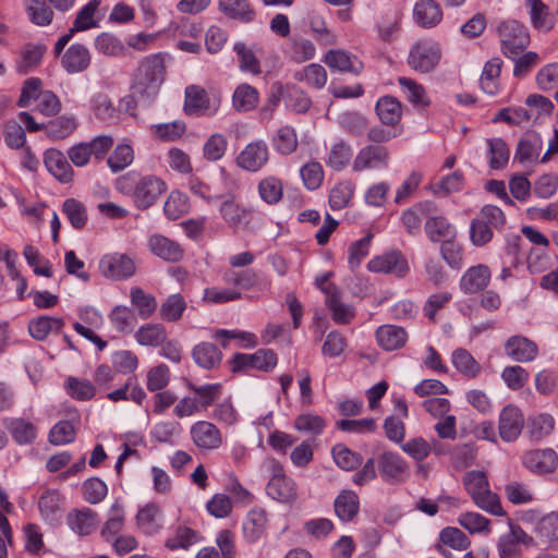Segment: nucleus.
I'll use <instances>...</instances> for the list:
<instances>
[{"mask_svg": "<svg viewBox=\"0 0 558 558\" xmlns=\"http://www.w3.org/2000/svg\"><path fill=\"white\" fill-rule=\"evenodd\" d=\"M166 65L161 53L144 57L133 75L131 89L142 102L150 104L159 94L165 81Z\"/></svg>", "mask_w": 558, "mask_h": 558, "instance_id": "nucleus-1", "label": "nucleus"}, {"mask_svg": "<svg viewBox=\"0 0 558 558\" xmlns=\"http://www.w3.org/2000/svg\"><path fill=\"white\" fill-rule=\"evenodd\" d=\"M117 186L121 193L131 195L140 209L149 208L167 190L165 181L153 174L136 177L128 173L118 179Z\"/></svg>", "mask_w": 558, "mask_h": 558, "instance_id": "nucleus-2", "label": "nucleus"}, {"mask_svg": "<svg viewBox=\"0 0 558 558\" xmlns=\"http://www.w3.org/2000/svg\"><path fill=\"white\" fill-rule=\"evenodd\" d=\"M462 482L468 494L478 508L493 515H506L498 495L490 490L489 482L483 471H468L463 475Z\"/></svg>", "mask_w": 558, "mask_h": 558, "instance_id": "nucleus-3", "label": "nucleus"}, {"mask_svg": "<svg viewBox=\"0 0 558 558\" xmlns=\"http://www.w3.org/2000/svg\"><path fill=\"white\" fill-rule=\"evenodd\" d=\"M500 50L506 58H513L525 51L530 45L527 28L515 20L500 23L497 28Z\"/></svg>", "mask_w": 558, "mask_h": 558, "instance_id": "nucleus-4", "label": "nucleus"}, {"mask_svg": "<svg viewBox=\"0 0 558 558\" xmlns=\"http://www.w3.org/2000/svg\"><path fill=\"white\" fill-rule=\"evenodd\" d=\"M440 59L439 44L432 39H425L413 45L408 57V64L417 72L428 73L436 68Z\"/></svg>", "mask_w": 558, "mask_h": 558, "instance_id": "nucleus-5", "label": "nucleus"}, {"mask_svg": "<svg viewBox=\"0 0 558 558\" xmlns=\"http://www.w3.org/2000/svg\"><path fill=\"white\" fill-rule=\"evenodd\" d=\"M390 162L389 149L384 145L367 144L359 149L352 162L354 172L381 171Z\"/></svg>", "mask_w": 558, "mask_h": 558, "instance_id": "nucleus-6", "label": "nucleus"}, {"mask_svg": "<svg viewBox=\"0 0 558 558\" xmlns=\"http://www.w3.org/2000/svg\"><path fill=\"white\" fill-rule=\"evenodd\" d=\"M220 106L219 97H209L203 87L190 85L185 88L184 110L190 116H214Z\"/></svg>", "mask_w": 558, "mask_h": 558, "instance_id": "nucleus-7", "label": "nucleus"}, {"mask_svg": "<svg viewBox=\"0 0 558 558\" xmlns=\"http://www.w3.org/2000/svg\"><path fill=\"white\" fill-rule=\"evenodd\" d=\"M134 260L122 253H110L104 255L99 260L100 274L112 280H124L135 272Z\"/></svg>", "mask_w": 558, "mask_h": 558, "instance_id": "nucleus-8", "label": "nucleus"}, {"mask_svg": "<svg viewBox=\"0 0 558 558\" xmlns=\"http://www.w3.org/2000/svg\"><path fill=\"white\" fill-rule=\"evenodd\" d=\"M521 462L526 470L534 474H549L558 466V454L551 448L531 449L522 454Z\"/></svg>", "mask_w": 558, "mask_h": 558, "instance_id": "nucleus-9", "label": "nucleus"}, {"mask_svg": "<svg viewBox=\"0 0 558 558\" xmlns=\"http://www.w3.org/2000/svg\"><path fill=\"white\" fill-rule=\"evenodd\" d=\"M277 354L269 349H260L255 353H236L231 361L232 372L259 369L270 371L277 365Z\"/></svg>", "mask_w": 558, "mask_h": 558, "instance_id": "nucleus-10", "label": "nucleus"}, {"mask_svg": "<svg viewBox=\"0 0 558 558\" xmlns=\"http://www.w3.org/2000/svg\"><path fill=\"white\" fill-rule=\"evenodd\" d=\"M367 268L372 272L391 274L398 278L404 277L410 270L407 258L399 251L375 256L368 262Z\"/></svg>", "mask_w": 558, "mask_h": 558, "instance_id": "nucleus-11", "label": "nucleus"}, {"mask_svg": "<svg viewBox=\"0 0 558 558\" xmlns=\"http://www.w3.org/2000/svg\"><path fill=\"white\" fill-rule=\"evenodd\" d=\"M190 434L193 444L202 451L216 450L222 445V435L219 428L208 421L194 423Z\"/></svg>", "mask_w": 558, "mask_h": 558, "instance_id": "nucleus-12", "label": "nucleus"}, {"mask_svg": "<svg viewBox=\"0 0 558 558\" xmlns=\"http://www.w3.org/2000/svg\"><path fill=\"white\" fill-rule=\"evenodd\" d=\"M268 160L269 149L264 141L248 143L236 157L238 166L250 172L260 170Z\"/></svg>", "mask_w": 558, "mask_h": 558, "instance_id": "nucleus-13", "label": "nucleus"}, {"mask_svg": "<svg viewBox=\"0 0 558 558\" xmlns=\"http://www.w3.org/2000/svg\"><path fill=\"white\" fill-rule=\"evenodd\" d=\"M524 418L520 409L515 405L505 407L499 414V435L504 441L515 440L523 428Z\"/></svg>", "mask_w": 558, "mask_h": 558, "instance_id": "nucleus-14", "label": "nucleus"}, {"mask_svg": "<svg viewBox=\"0 0 558 558\" xmlns=\"http://www.w3.org/2000/svg\"><path fill=\"white\" fill-rule=\"evenodd\" d=\"M505 353L512 361L526 363L534 361L538 355L537 344L523 336H512L505 343Z\"/></svg>", "mask_w": 558, "mask_h": 558, "instance_id": "nucleus-15", "label": "nucleus"}, {"mask_svg": "<svg viewBox=\"0 0 558 558\" xmlns=\"http://www.w3.org/2000/svg\"><path fill=\"white\" fill-rule=\"evenodd\" d=\"M490 269L487 265L478 264L464 271L459 281L460 290L465 294L483 291L490 281Z\"/></svg>", "mask_w": 558, "mask_h": 558, "instance_id": "nucleus-16", "label": "nucleus"}, {"mask_svg": "<svg viewBox=\"0 0 558 558\" xmlns=\"http://www.w3.org/2000/svg\"><path fill=\"white\" fill-rule=\"evenodd\" d=\"M532 537L529 536L521 526L510 524L508 533L502 534L498 541V554L500 558H517L520 554V544H530Z\"/></svg>", "mask_w": 558, "mask_h": 558, "instance_id": "nucleus-17", "label": "nucleus"}, {"mask_svg": "<svg viewBox=\"0 0 558 558\" xmlns=\"http://www.w3.org/2000/svg\"><path fill=\"white\" fill-rule=\"evenodd\" d=\"M228 282H233L244 290L255 289L259 293L270 290L271 281L262 272L254 269H245L239 272H229L226 275Z\"/></svg>", "mask_w": 558, "mask_h": 558, "instance_id": "nucleus-18", "label": "nucleus"}, {"mask_svg": "<svg viewBox=\"0 0 558 558\" xmlns=\"http://www.w3.org/2000/svg\"><path fill=\"white\" fill-rule=\"evenodd\" d=\"M44 163L50 174L61 183H69L73 179V169L64 154L57 148H49L44 154Z\"/></svg>", "mask_w": 558, "mask_h": 558, "instance_id": "nucleus-19", "label": "nucleus"}, {"mask_svg": "<svg viewBox=\"0 0 558 558\" xmlns=\"http://www.w3.org/2000/svg\"><path fill=\"white\" fill-rule=\"evenodd\" d=\"M436 211V206L433 202H420L403 211L401 221L408 233L415 235L421 231L423 220H427L430 215Z\"/></svg>", "mask_w": 558, "mask_h": 558, "instance_id": "nucleus-20", "label": "nucleus"}, {"mask_svg": "<svg viewBox=\"0 0 558 558\" xmlns=\"http://www.w3.org/2000/svg\"><path fill=\"white\" fill-rule=\"evenodd\" d=\"M380 475L386 481L403 482L409 476L407 462L397 453L384 452L379 460Z\"/></svg>", "mask_w": 558, "mask_h": 558, "instance_id": "nucleus-21", "label": "nucleus"}, {"mask_svg": "<svg viewBox=\"0 0 558 558\" xmlns=\"http://www.w3.org/2000/svg\"><path fill=\"white\" fill-rule=\"evenodd\" d=\"M413 20L423 28H433L442 20V10L435 0H417L413 8Z\"/></svg>", "mask_w": 558, "mask_h": 558, "instance_id": "nucleus-22", "label": "nucleus"}, {"mask_svg": "<svg viewBox=\"0 0 558 558\" xmlns=\"http://www.w3.org/2000/svg\"><path fill=\"white\" fill-rule=\"evenodd\" d=\"M90 53L82 44L71 45L61 57V64L68 73H81L90 64Z\"/></svg>", "mask_w": 558, "mask_h": 558, "instance_id": "nucleus-23", "label": "nucleus"}, {"mask_svg": "<svg viewBox=\"0 0 558 558\" xmlns=\"http://www.w3.org/2000/svg\"><path fill=\"white\" fill-rule=\"evenodd\" d=\"M70 529L78 535H89L98 524V514L89 508L75 509L66 518Z\"/></svg>", "mask_w": 558, "mask_h": 558, "instance_id": "nucleus-24", "label": "nucleus"}, {"mask_svg": "<svg viewBox=\"0 0 558 558\" xmlns=\"http://www.w3.org/2000/svg\"><path fill=\"white\" fill-rule=\"evenodd\" d=\"M323 292L326 294L327 306L332 312L331 317L333 322L337 324H349L354 317V310L352 306L340 301L337 287L329 284L327 288H323Z\"/></svg>", "mask_w": 558, "mask_h": 558, "instance_id": "nucleus-25", "label": "nucleus"}, {"mask_svg": "<svg viewBox=\"0 0 558 558\" xmlns=\"http://www.w3.org/2000/svg\"><path fill=\"white\" fill-rule=\"evenodd\" d=\"M376 340L378 345L385 351H393L401 349L407 340V331L399 326L384 325L376 330Z\"/></svg>", "mask_w": 558, "mask_h": 558, "instance_id": "nucleus-26", "label": "nucleus"}, {"mask_svg": "<svg viewBox=\"0 0 558 558\" xmlns=\"http://www.w3.org/2000/svg\"><path fill=\"white\" fill-rule=\"evenodd\" d=\"M148 245L154 255L167 262H179L183 257L181 245L163 235H151Z\"/></svg>", "mask_w": 558, "mask_h": 558, "instance_id": "nucleus-27", "label": "nucleus"}, {"mask_svg": "<svg viewBox=\"0 0 558 558\" xmlns=\"http://www.w3.org/2000/svg\"><path fill=\"white\" fill-rule=\"evenodd\" d=\"M267 495L279 502H292L298 497V487L295 482L288 477L270 478L267 487Z\"/></svg>", "mask_w": 558, "mask_h": 558, "instance_id": "nucleus-28", "label": "nucleus"}, {"mask_svg": "<svg viewBox=\"0 0 558 558\" xmlns=\"http://www.w3.org/2000/svg\"><path fill=\"white\" fill-rule=\"evenodd\" d=\"M267 514L262 508L250 510L243 522V535L250 543H256L266 531Z\"/></svg>", "mask_w": 558, "mask_h": 558, "instance_id": "nucleus-29", "label": "nucleus"}, {"mask_svg": "<svg viewBox=\"0 0 558 558\" xmlns=\"http://www.w3.org/2000/svg\"><path fill=\"white\" fill-rule=\"evenodd\" d=\"M3 425L19 445L33 444L37 437L36 426L24 418H4Z\"/></svg>", "mask_w": 558, "mask_h": 558, "instance_id": "nucleus-30", "label": "nucleus"}, {"mask_svg": "<svg viewBox=\"0 0 558 558\" xmlns=\"http://www.w3.org/2000/svg\"><path fill=\"white\" fill-rule=\"evenodd\" d=\"M335 512L342 522L352 521L359 513V496L350 489L342 490L335 499Z\"/></svg>", "mask_w": 558, "mask_h": 558, "instance_id": "nucleus-31", "label": "nucleus"}, {"mask_svg": "<svg viewBox=\"0 0 558 558\" xmlns=\"http://www.w3.org/2000/svg\"><path fill=\"white\" fill-rule=\"evenodd\" d=\"M541 149V136L536 132L529 131L520 138L514 154V159L523 163L532 162L538 157Z\"/></svg>", "mask_w": 558, "mask_h": 558, "instance_id": "nucleus-32", "label": "nucleus"}, {"mask_svg": "<svg viewBox=\"0 0 558 558\" xmlns=\"http://www.w3.org/2000/svg\"><path fill=\"white\" fill-rule=\"evenodd\" d=\"M192 357L198 366L205 369H213L220 364L222 353L215 344L201 342L194 347Z\"/></svg>", "mask_w": 558, "mask_h": 558, "instance_id": "nucleus-33", "label": "nucleus"}, {"mask_svg": "<svg viewBox=\"0 0 558 558\" xmlns=\"http://www.w3.org/2000/svg\"><path fill=\"white\" fill-rule=\"evenodd\" d=\"M134 338L140 345L159 347L167 339V331L162 324H145L141 326L134 333Z\"/></svg>", "mask_w": 558, "mask_h": 558, "instance_id": "nucleus-34", "label": "nucleus"}, {"mask_svg": "<svg viewBox=\"0 0 558 558\" xmlns=\"http://www.w3.org/2000/svg\"><path fill=\"white\" fill-rule=\"evenodd\" d=\"M502 60L498 57L488 60L483 69L480 84L484 93L495 95L499 89V76L502 68Z\"/></svg>", "mask_w": 558, "mask_h": 558, "instance_id": "nucleus-35", "label": "nucleus"}, {"mask_svg": "<svg viewBox=\"0 0 558 558\" xmlns=\"http://www.w3.org/2000/svg\"><path fill=\"white\" fill-rule=\"evenodd\" d=\"M218 8L228 17L242 23H248L255 16L247 0H218Z\"/></svg>", "mask_w": 558, "mask_h": 558, "instance_id": "nucleus-36", "label": "nucleus"}, {"mask_svg": "<svg viewBox=\"0 0 558 558\" xmlns=\"http://www.w3.org/2000/svg\"><path fill=\"white\" fill-rule=\"evenodd\" d=\"M64 325L60 317L39 316L34 318L28 324L29 335L36 340H45L49 333L59 331Z\"/></svg>", "mask_w": 558, "mask_h": 558, "instance_id": "nucleus-37", "label": "nucleus"}, {"mask_svg": "<svg viewBox=\"0 0 558 558\" xmlns=\"http://www.w3.org/2000/svg\"><path fill=\"white\" fill-rule=\"evenodd\" d=\"M259 101V94L255 87L250 84H240L232 96V105L236 111H251L255 109Z\"/></svg>", "mask_w": 558, "mask_h": 558, "instance_id": "nucleus-38", "label": "nucleus"}, {"mask_svg": "<svg viewBox=\"0 0 558 558\" xmlns=\"http://www.w3.org/2000/svg\"><path fill=\"white\" fill-rule=\"evenodd\" d=\"M222 202L219 206L221 218L231 228H238L245 218L247 210L234 202L232 194L223 195Z\"/></svg>", "mask_w": 558, "mask_h": 558, "instance_id": "nucleus-39", "label": "nucleus"}, {"mask_svg": "<svg viewBox=\"0 0 558 558\" xmlns=\"http://www.w3.org/2000/svg\"><path fill=\"white\" fill-rule=\"evenodd\" d=\"M376 112L383 124L395 125L401 119V104L395 97H381L376 104Z\"/></svg>", "mask_w": 558, "mask_h": 558, "instance_id": "nucleus-40", "label": "nucleus"}, {"mask_svg": "<svg viewBox=\"0 0 558 558\" xmlns=\"http://www.w3.org/2000/svg\"><path fill=\"white\" fill-rule=\"evenodd\" d=\"M325 63L332 70L359 73L361 63L344 50H330L325 56Z\"/></svg>", "mask_w": 558, "mask_h": 558, "instance_id": "nucleus-41", "label": "nucleus"}, {"mask_svg": "<svg viewBox=\"0 0 558 558\" xmlns=\"http://www.w3.org/2000/svg\"><path fill=\"white\" fill-rule=\"evenodd\" d=\"M425 232L432 242H444L454 234L453 228L445 217L432 215L425 221Z\"/></svg>", "mask_w": 558, "mask_h": 558, "instance_id": "nucleus-42", "label": "nucleus"}, {"mask_svg": "<svg viewBox=\"0 0 558 558\" xmlns=\"http://www.w3.org/2000/svg\"><path fill=\"white\" fill-rule=\"evenodd\" d=\"M45 53V47L40 45H27L16 60L15 70L20 74H27L37 68Z\"/></svg>", "mask_w": 558, "mask_h": 558, "instance_id": "nucleus-43", "label": "nucleus"}, {"mask_svg": "<svg viewBox=\"0 0 558 558\" xmlns=\"http://www.w3.org/2000/svg\"><path fill=\"white\" fill-rule=\"evenodd\" d=\"M95 48L109 57H122L128 53V48L122 40L110 33L99 34L95 39Z\"/></svg>", "mask_w": 558, "mask_h": 558, "instance_id": "nucleus-44", "label": "nucleus"}, {"mask_svg": "<svg viewBox=\"0 0 558 558\" xmlns=\"http://www.w3.org/2000/svg\"><path fill=\"white\" fill-rule=\"evenodd\" d=\"M160 508L155 504H147L136 515L137 526L147 535L157 533L161 525L158 523Z\"/></svg>", "mask_w": 558, "mask_h": 558, "instance_id": "nucleus-45", "label": "nucleus"}, {"mask_svg": "<svg viewBox=\"0 0 558 558\" xmlns=\"http://www.w3.org/2000/svg\"><path fill=\"white\" fill-rule=\"evenodd\" d=\"M275 149L281 155H290L298 147L296 131L291 125L279 128L272 138Z\"/></svg>", "mask_w": 558, "mask_h": 558, "instance_id": "nucleus-46", "label": "nucleus"}, {"mask_svg": "<svg viewBox=\"0 0 558 558\" xmlns=\"http://www.w3.org/2000/svg\"><path fill=\"white\" fill-rule=\"evenodd\" d=\"M555 427V420L549 414H539L529 421L526 434L532 441H541L549 436Z\"/></svg>", "mask_w": 558, "mask_h": 558, "instance_id": "nucleus-47", "label": "nucleus"}, {"mask_svg": "<svg viewBox=\"0 0 558 558\" xmlns=\"http://www.w3.org/2000/svg\"><path fill=\"white\" fill-rule=\"evenodd\" d=\"M131 303L137 310L138 315L146 319L153 315L157 308V302L154 295L146 293L140 287H133L130 292Z\"/></svg>", "mask_w": 558, "mask_h": 558, "instance_id": "nucleus-48", "label": "nucleus"}, {"mask_svg": "<svg viewBox=\"0 0 558 558\" xmlns=\"http://www.w3.org/2000/svg\"><path fill=\"white\" fill-rule=\"evenodd\" d=\"M186 310V302L184 298L179 294H170L160 305L159 315L166 322H178L184 311Z\"/></svg>", "mask_w": 558, "mask_h": 558, "instance_id": "nucleus-49", "label": "nucleus"}, {"mask_svg": "<svg viewBox=\"0 0 558 558\" xmlns=\"http://www.w3.org/2000/svg\"><path fill=\"white\" fill-rule=\"evenodd\" d=\"M451 362L458 372L466 377L474 378L481 371L480 364L465 349H457L452 352Z\"/></svg>", "mask_w": 558, "mask_h": 558, "instance_id": "nucleus-50", "label": "nucleus"}, {"mask_svg": "<svg viewBox=\"0 0 558 558\" xmlns=\"http://www.w3.org/2000/svg\"><path fill=\"white\" fill-rule=\"evenodd\" d=\"M286 108L294 113H305L312 106V100L300 87L287 84Z\"/></svg>", "mask_w": 558, "mask_h": 558, "instance_id": "nucleus-51", "label": "nucleus"}, {"mask_svg": "<svg viewBox=\"0 0 558 558\" xmlns=\"http://www.w3.org/2000/svg\"><path fill=\"white\" fill-rule=\"evenodd\" d=\"M62 498L59 493L54 490L45 492L39 500L38 508L43 518L47 521H56L61 512Z\"/></svg>", "mask_w": 558, "mask_h": 558, "instance_id": "nucleus-52", "label": "nucleus"}, {"mask_svg": "<svg viewBox=\"0 0 558 558\" xmlns=\"http://www.w3.org/2000/svg\"><path fill=\"white\" fill-rule=\"evenodd\" d=\"M124 525V510L123 507L116 501L110 510L109 518L106 521L104 527L101 529V536L105 541L110 542V538L120 533Z\"/></svg>", "mask_w": 558, "mask_h": 558, "instance_id": "nucleus-53", "label": "nucleus"}, {"mask_svg": "<svg viewBox=\"0 0 558 558\" xmlns=\"http://www.w3.org/2000/svg\"><path fill=\"white\" fill-rule=\"evenodd\" d=\"M24 5L34 24L47 26L51 23L53 12L44 0H24Z\"/></svg>", "mask_w": 558, "mask_h": 558, "instance_id": "nucleus-54", "label": "nucleus"}, {"mask_svg": "<svg viewBox=\"0 0 558 558\" xmlns=\"http://www.w3.org/2000/svg\"><path fill=\"white\" fill-rule=\"evenodd\" d=\"M351 158V146L344 141H340L331 146L327 158V165L336 171H341L349 165Z\"/></svg>", "mask_w": 558, "mask_h": 558, "instance_id": "nucleus-55", "label": "nucleus"}, {"mask_svg": "<svg viewBox=\"0 0 558 558\" xmlns=\"http://www.w3.org/2000/svg\"><path fill=\"white\" fill-rule=\"evenodd\" d=\"M338 124L351 135H362L367 129V120L356 111H344L338 116Z\"/></svg>", "mask_w": 558, "mask_h": 558, "instance_id": "nucleus-56", "label": "nucleus"}, {"mask_svg": "<svg viewBox=\"0 0 558 558\" xmlns=\"http://www.w3.org/2000/svg\"><path fill=\"white\" fill-rule=\"evenodd\" d=\"M282 193V183L275 177H267L258 183V194L260 198L269 205L277 204L281 199Z\"/></svg>", "mask_w": 558, "mask_h": 558, "instance_id": "nucleus-57", "label": "nucleus"}, {"mask_svg": "<svg viewBox=\"0 0 558 558\" xmlns=\"http://www.w3.org/2000/svg\"><path fill=\"white\" fill-rule=\"evenodd\" d=\"M488 151H489V166L492 169L504 168L510 156V150L502 138H489L487 140Z\"/></svg>", "mask_w": 558, "mask_h": 558, "instance_id": "nucleus-58", "label": "nucleus"}, {"mask_svg": "<svg viewBox=\"0 0 558 558\" xmlns=\"http://www.w3.org/2000/svg\"><path fill=\"white\" fill-rule=\"evenodd\" d=\"M62 211L73 228L82 229L85 227L87 222V211L81 202L74 198H66L63 202Z\"/></svg>", "mask_w": 558, "mask_h": 558, "instance_id": "nucleus-59", "label": "nucleus"}, {"mask_svg": "<svg viewBox=\"0 0 558 558\" xmlns=\"http://www.w3.org/2000/svg\"><path fill=\"white\" fill-rule=\"evenodd\" d=\"M66 392L75 400H90L96 392L94 385L87 379L69 377L65 381Z\"/></svg>", "mask_w": 558, "mask_h": 558, "instance_id": "nucleus-60", "label": "nucleus"}, {"mask_svg": "<svg viewBox=\"0 0 558 558\" xmlns=\"http://www.w3.org/2000/svg\"><path fill=\"white\" fill-rule=\"evenodd\" d=\"M475 218L494 231H502L507 221L504 211L495 205L483 206Z\"/></svg>", "mask_w": 558, "mask_h": 558, "instance_id": "nucleus-61", "label": "nucleus"}, {"mask_svg": "<svg viewBox=\"0 0 558 558\" xmlns=\"http://www.w3.org/2000/svg\"><path fill=\"white\" fill-rule=\"evenodd\" d=\"M189 388L196 395L195 398L197 399L201 411L211 405L214 401L221 395L220 384H206L202 386L190 384Z\"/></svg>", "mask_w": 558, "mask_h": 558, "instance_id": "nucleus-62", "label": "nucleus"}, {"mask_svg": "<svg viewBox=\"0 0 558 558\" xmlns=\"http://www.w3.org/2000/svg\"><path fill=\"white\" fill-rule=\"evenodd\" d=\"M294 77L299 81H306L315 88H323L327 83V72L317 63L305 66L302 71L296 72Z\"/></svg>", "mask_w": 558, "mask_h": 558, "instance_id": "nucleus-63", "label": "nucleus"}, {"mask_svg": "<svg viewBox=\"0 0 558 558\" xmlns=\"http://www.w3.org/2000/svg\"><path fill=\"white\" fill-rule=\"evenodd\" d=\"M535 531L541 538L546 542H554L558 539V512H551L542 518Z\"/></svg>", "mask_w": 558, "mask_h": 558, "instance_id": "nucleus-64", "label": "nucleus"}]
</instances>
